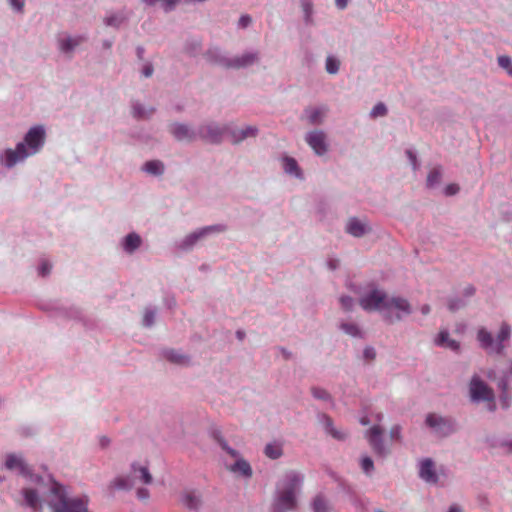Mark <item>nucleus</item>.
I'll use <instances>...</instances> for the list:
<instances>
[{
    "label": "nucleus",
    "mask_w": 512,
    "mask_h": 512,
    "mask_svg": "<svg viewBox=\"0 0 512 512\" xmlns=\"http://www.w3.org/2000/svg\"><path fill=\"white\" fill-rule=\"evenodd\" d=\"M303 478L296 471L286 472L277 482L272 512L293 511L297 507V494Z\"/></svg>",
    "instance_id": "1"
},
{
    "label": "nucleus",
    "mask_w": 512,
    "mask_h": 512,
    "mask_svg": "<svg viewBox=\"0 0 512 512\" xmlns=\"http://www.w3.org/2000/svg\"><path fill=\"white\" fill-rule=\"evenodd\" d=\"M45 141V130L42 126L32 127L26 134L24 142L17 144L15 150L8 149L5 152V165L13 167L17 162L24 160L29 155L36 154Z\"/></svg>",
    "instance_id": "2"
},
{
    "label": "nucleus",
    "mask_w": 512,
    "mask_h": 512,
    "mask_svg": "<svg viewBox=\"0 0 512 512\" xmlns=\"http://www.w3.org/2000/svg\"><path fill=\"white\" fill-rule=\"evenodd\" d=\"M51 494L49 505L53 512H91L88 508L87 497L69 498L65 488L58 483L53 484Z\"/></svg>",
    "instance_id": "3"
},
{
    "label": "nucleus",
    "mask_w": 512,
    "mask_h": 512,
    "mask_svg": "<svg viewBox=\"0 0 512 512\" xmlns=\"http://www.w3.org/2000/svg\"><path fill=\"white\" fill-rule=\"evenodd\" d=\"M511 336V326L503 322L494 340L492 334L485 328H480L477 332V340L480 346L488 353L502 354L505 345L504 342L509 340Z\"/></svg>",
    "instance_id": "4"
},
{
    "label": "nucleus",
    "mask_w": 512,
    "mask_h": 512,
    "mask_svg": "<svg viewBox=\"0 0 512 512\" xmlns=\"http://www.w3.org/2000/svg\"><path fill=\"white\" fill-rule=\"evenodd\" d=\"M212 436L224 451H226L231 457L236 459L234 464L227 466V469L236 475L245 478H250L253 474L250 464L246 460L241 458L239 456V453L235 449L228 446L225 439L221 436L220 431H214L212 433Z\"/></svg>",
    "instance_id": "5"
},
{
    "label": "nucleus",
    "mask_w": 512,
    "mask_h": 512,
    "mask_svg": "<svg viewBox=\"0 0 512 512\" xmlns=\"http://www.w3.org/2000/svg\"><path fill=\"white\" fill-rule=\"evenodd\" d=\"M385 307L384 319L390 324L401 321L413 311L409 301L400 296L388 297Z\"/></svg>",
    "instance_id": "6"
},
{
    "label": "nucleus",
    "mask_w": 512,
    "mask_h": 512,
    "mask_svg": "<svg viewBox=\"0 0 512 512\" xmlns=\"http://www.w3.org/2000/svg\"><path fill=\"white\" fill-rule=\"evenodd\" d=\"M137 481L143 484H150L152 482V475L147 467L132 465L131 474L126 477L116 478L111 483V486L119 490H129Z\"/></svg>",
    "instance_id": "7"
},
{
    "label": "nucleus",
    "mask_w": 512,
    "mask_h": 512,
    "mask_svg": "<svg viewBox=\"0 0 512 512\" xmlns=\"http://www.w3.org/2000/svg\"><path fill=\"white\" fill-rule=\"evenodd\" d=\"M387 300L388 296L384 291L373 288L361 296L359 304L365 311H379L384 316Z\"/></svg>",
    "instance_id": "8"
},
{
    "label": "nucleus",
    "mask_w": 512,
    "mask_h": 512,
    "mask_svg": "<svg viewBox=\"0 0 512 512\" xmlns=\"http://www.w3.org/2000/svg\"><path fill=\"white\" fill-rule=\"evenodd\" d=\"M469 391L473 401H486L489 403L491 411L495 409L494 392L479 376L475 375L472 377Z\"/></svg>",
    "instance_id": "9"
},
{
    "label": "nucleus",
    "mask_w": 512,
    "mask_h": 512,
    "mask_svg": "<svg viewBox=\"0 0 512 512\" xmlns=\"http://www.w3.org/2000/svg\"><path fill=\"white\" fill-rule=\"evenodd\" d=\"M426 424L440 436H447L454 431V425L450 419L443 418L434 413L427 415Z\"/></svg>",
    "instance_id": "10"
},
{
    "label": "nucleus",
    "mask_w": 512,
    "mask_h": 512,
    "mask_svg": "<svg viewBox=\"0 0 512 512\" xmlns=\"http://www.w3.org/2000/svg\"><path fill=\"white\" fill-rule=\"evenodd\" d=\"M256 60L257 54L245 53L242 56H237L231 59L221 57L217 62L226 68L240 69L252 65L254 62H256Z\"/></svg>",
    "instance_id": "11"
},
{
    "label": "nucleus",
    "mask_w": 512,
    "mask_h": 512,
    "mask_svg": "<svg viewBox=\"0 0 512 512\" xmlns=\"http://www.w3.org/2000/svg\"><path fill=\"white\" fill-rule=\"evenodd\" d=\"M383 430L380 426L375 425L366 432V438L372 447L373 451L378 455H386L388 450L383 444L382 440Z\"/></svg>",
    "instance_id": "12"
},
{
    "label": "nucleus",
    "mask_w": 512,
    "mask_h": 512,
    "mask_svg": "<svg viewBox=\"0 0 512 512\" xmlns=\"http://www.w3.org/2000/svg\"><path fill=\"white\" fill-rule=\"evenodd\" d=\"M226 128H221L217 125L208 124L200 127L199 136L203 140L209 143H219L222 140L223 134L226 132Z\"/></svg>",
    "instance_id": "13"
},
{
    "label": "nucleus",
    "mask_w": 512,
    "mask_h": 512,
    "mask_svg": "<svg viewBox=\"0 0 512 512\" xmlns=\"http://www.w3.org/2000/svg\"><path fill=\"white\" fill-rule=\"evenodd\" d=\"M419 476L425 482L430 484H436L438 482V476L434 469V463L431 459L426 458L420 463Z\"/></svg>",
    "instance_id": "14"
},
{
    "label": "nucleus",
    "mask_w": 512,
    "mask_h": 512,
    "mask_svg": "<svg viewBox=\"0 0 512 512\" xmlns=\"http://www.w3.org/2000/svg\"><path fill=\"white\" fill-rule=\"evenodd\" d=\"M170 132L179 141H192L196 139V133L184 124H173L170 127Z\"/></svg>",
    "instance_id": "15"
},
{
    "label": "nucleus",
    "mask_w": 512,
    "mask_h": 512,
    "mask_svg": "<svg viewBox=\"0 0 512 512\" xmlns=\"http://www.w3.org/2000/svg\"><path fill=\"white\" fill-rule=\"evenodd\" d=\"M5 466L9 470H18L22 475H27L30 473V468L23 461L22 457L15 454L7 455Z\"/></svg>",
    "instance_id": "16"
},
{
    "label": "nucleus",
    "mask_w": 512,
    "mask_h": 512,
    "mask_svg": "<svg viewBox=\"0 0 512 512\" xmlns=\"http://www.w3.org/2000/svg\"><path fill=\"white\" fill-rule=\"evenodd\" d=\"M181 503L188 509H198L201 505V497L195 491H185L181 496Z\"/></svg>",
    "instance_id": "17"
},
{
    "label": "nucleus",
    "mask_w": 512,
    "mask_h": 512,
    "mask_svg": "<svg viewBox=\"0 0 512 512\" xmlns=\"http://www.w3.org/2000/svg\"><path fill=\"white\" fill-rule=\"evenodd\" d=\"M346 230L349 234L355 236V237H361L367 232V226L362 221L358 220L357 218H351L349 219Z\"/></svg>",
    "instance_id": "18"
},
{
    "label": "nucleus",
    "mask_w": 512,
    "mask_h": 512,
    "mask_svg": "<svg viewBox=\"0 0 512 512\" xmlns=\"http://www.w3.org/2000/svg\"><path fill=\"white\" fill-rule=\"evenodd\" d=\"M224 228L222 226H209V227H206V228H203L197 232H194L190 235H188L185 239V244L187 246H192L194 243H196L200 238H202L203 236H205L208 232H211V231H223Z\"/></svg>",
    "instance_id": "19"
},
{
    "label": "nucleus",
    "mask_w": 512,
    "mask_h": 512,
    "mask_svg": "<svg viewBox=\"0 0 512 512\" xmlns=\"http://www.w3.org/2000/svg\"><path fill=\"white\" fill-rule=\"evenodd\" d=\"M282 165L287 174L293 175L297 178H302V172L294 158L288 156L283 157Z\"/></svg>",
    "instance_id": "20"
},
{
    "label": "nucleus",
    "mask_w": 512,
    "mask_h": 512,
    "mask_svg": "<svg viewBox=\"0 0 512 512\" xmlns=\"http://www.w3.org/2000/svg\"><path fill=\"white\" fill-rule=\"evenodd\" d=\"M436 344L454 351H458L460 347L456 340L450 338L447 331H441L439 333L438 337L436 338Z\"/></svg>",
    "instance_id": "21"
},
{
    "label": "nucleus",
    "mask_w": 512,
    "mask_h": 512,
    "mask_svg": "<svg viewBox=\"0 0 512 512\" xmlns=\"http://www.w3.org/2000/svg\"><path fill=\"white\" fill-rule=\"evenodd\" d=\"M23 495L26 504L31 507L34 511H38L41 508V501L38 494L33 489H24Z\"/></svg>",
    "instance_id": "22"
},
{
    "label": "nucleus",
    "mask_w": 512,
    "mask_h": 512,
    "mask_svg": "<svg viewBox=\"0 0 512 512\" xmlns=\"http://www.w3.org/2000/svg\"><path fill=\"white\" fill-rule=\"evenodd\" d=\"M164 357L171 363L178 364V365H186L189 363L188 356H186L176 350H173V349L165 351Z\"/></svg>",
    "instance_id": "23"
},
{
    "label": "nucleus",
    "mask_w": 512,
    "mask_h": 512,
    "mask_svg": "<svg viewBox=\"0 0 512 512\" xmlns=\"http://www.w3.org/2000/svg\"><path fill=\"white\" fill-rule=\"evenodd\" d=\"M322 422L325 425L327 432L337 440H344L347 436V433L344 431L336 430L333 427L332 421L329 417L322 415Z\"/></svg>",
    "instance_id": "24"
},
{
    "label": "nucleus",
    "mask_w": 512,
    "mask_h": 512,
    "mask_svg": "<svg viewBox=\"0 0 512 512\" xmlns=\"http://www.w3.org/2000/svg\"><path fill=\"white\" fill-rule=\"evenodd\" d=\"M257 129L255 127H246L245 129H240L232 132V142L238 143L247 137H254L256 135Z\"/></svg>",
    "instance_id": "25"
},
{
    "label": "nucleus",
    "mask_w": 512,
    "mask_h": 512,
    "mask_svg": "<svg viewBox=\"0 0 512 512\" xmlns=\"http://www.w3.org/2000/svg\"><path fill=\"white\" fill-rule=\"evenodd\" d=\"M141 244V238L136 233H130L126 236L124 241V249L131 253L136 250Z\"/></svg>",
    "instance_id": "26"
},
{
    "label": "nucleus",
    "mask_w": 512,
    "mask_h": 512,
    "mask_svg": "<svg viewBox=\"0 0 512 512\" xmlns=\"http://www.w3.org/2000/svg\"><path fill=\"white\" fill-rule=\"evenodd\" d=\"M144 170L152 175H160L164 171V165L161 161L151 160L145 163Z\"/></svg>",
    "instance_id": "27"
},
{
    "label": "nucleus",
    "mask_w": 512,
    "mask_h": 512,
    "mask_svg": "<svg viewBox=\"0 0 512 512\" xmlns=\"http://www.w3.org/2000/svg\"><path fill=\"white\" fill-rule=\"evenodd\" d=\"M81 42H82V38L81 37H77V38L69 37V38H66V39H62L60 41V49L63 52H70L76 46H78Z\"/></svg>",
    "instance_id": "28"
},
{
    "label": "nucleus",
    "mask_w": 512,
    "mask_h": 512,
    "mask_svg": "<svg viewBox=\"0 0 512 512\" xmlns=\"http://www.w3.org/2000/svg\"><path fill=\"white\" fill-rule=\"evenodd\" d=\"M307 143L315 151L316 154H320V132L312 131L306 137Z\"/></svg>",
    "instance_id": "29"
},
{
    "label": "nucleus",
    "mask_w": 512,
    "mask_h": 512,
    "mask_svg": "<svg viewBox=\"0 0 512 512\" xmlns=\"http://www.w3.org/2000/svg\"><path fill=\"white\" fill-rule=\"evenodd\" d=\"M144 2L150 6L161 2V7L164 9V11L169 12L175 8L179 0H144Z\"/></svg>",
    "instance_id": "30"
},
{
    "label": "nucleus",
    "mask_w": 512,
    "mask_h": 512,
    "mask_svg": "<svg viewBox=\"0 0 512 512\" xmlns=\"http://www.w3.org/2000/svg\"><path fill=\"white\" fill-rule=\"evenodd\" d=\"M340 68V60L334 56H328L325 62V69L329 74H336Z\"/></svg>",
    "instance_id": "31"
},
{
    "label": "nucleus",
    "mask_w": 512,
    "mask_h": 512,
    "mask_svg": "<svg viewBox=\"0 0 512 512\" xmlns=\"http://www.w3.org/2000/svg\"><path fill=\"white\" fill-rule=\"evenodd\" d=\"M265 454L271 459H277L281 456L282 450L278 445L268 444L265 447Z\"/></svg>",
    "instance_id": "32"
},
{
    "label": "nucleus",
    "mask_w": 512,
    "mask_h": 512,
    "mask_svg": "<svg viewBox=\"0 0 512 512\" xmlns=\"http://www.w3.org/2000/svg\"><path fill=\"white\" fill-rule=\"evenodd\" d=\"M498 64L501 68L505 69L507 73L512 76V60L509 56L502 55L498 57Z\"/></svg>",
    "instance_id": "33"
},
{
    "label": "nucleus",
    "mask_w": 512,
    "mask_h": 512,
    "mask_svg": "<svg viewBox=\"0 0 512 512\" xmlns=\"http://www.w3.org/2000/svg\"><path fill=\"white\" fill-rule=\"evenodd\" d=\"M320 117V110L318 108H314L312 110H306L304 114V119L308 124H314L317 122Z\"/></svg>",
    "instance_id": "34"
},
{
    "label": "nucleus",
    "mask_w": 512,
    "mask_h": 512,
    "mask_svg": "<svg viewBox=\"0 0 512 512\" xmlns=\"http://www.w3.org/2000/svg\"><path fill=\"white\" fill-rule=\"evenodd\" d=\"M341 327L345 331V333L348 335L356 337V336H360V334H361L358 326L354 323H344V324H342Z\"/></svg>",
    "instance_id": "35"
},
{
    "label": "nucleus",
    "mask_w": 512,
    "mask_h": 512,
    "mask_svg": "<svg viewBox=\"0 0 512 512\" xmlns=\"http://www.w3.org/2000/svg\"><path fill=\"white\" fill-rule=\"evenodd\" d=\"M301 8L304 13V18L306 22H310V17L312 14V2L311 0H301Z\"/></svg>",
    "instance_id": "36"
},
{
    "label": "nucleus",
    "mask_w": 512,
    "mask_h": 512,
    "mask_svg": "<svg viewBox=\"0 0 512 512\" xmlns=\"http://www.w3.org/2000/svg\"><path fill=\"white\" fill-rule=\"evenodd\" d=\"M440 178L441 173L438 169L431 170L427 176V185L430 187L434 186L439 182Z\"/></svg>",
    "instance_id": "37"
},
{
    "label": "nucleus",
    "mask_w": 512,
    "mask_h": 512,
    "mask_svg": "<svg viewBox=\"0 0 512 512\" xmlns=\"http://www.w3.org/2000/svg\"><path fill=\"white\" fill-rule=\"evenodd\" d=\"M386 114H387V108L383 103L376 104L371 111V116L373 118H376L379 116H385Z\"/></svg>",
    "instance_id": "38"
},
{
    "label": "nucleus",
    "mask_w": 512,
    "mask_h": 512,
    "mask_svg": "<svg viewBox=\"0 0 512 512\" xmlns=\"http://www.w3.org/2000/svg\"><path fill=\"white\" fill-rule=\"evenodd\" d=\"M361 468L366 474H370L374 469L373 461L370 457H363L361 461Z\"/></svg>",
    "instance_id": "39"
},
{
    "label": "nucleus",
    "mask_w": 512,
    "mask_h": 512,
    "mask_svg": "<svg viewBox=\"0 0 512 512\" xmlns=\"http://www.w3.org/2000/svg\"><path fill=\"white\" fill-rule=\"evenodd\" d=\"M123 21H124V18L119 15H112L105 19L106 25L115 26V27H118Z\"/></svg>",
    "instance_id": "40"
},
{
    "label": "nucleus",
    "mask_w": 512,
    "mask_h": 512,
    "mask_svg": "<svg viewBox=\"0 0 512 512\" xmlns=\"http://www.w3.org/2000/svg\"><path fill=\"white\" fill-rule=\"evenodd\" d=\"M155 313L151 310H147L143 316V324L147 327L151 326L154 322Z\"/></svg>",
    "instance_id": "41"
},
{
    "label": "nucleus",
    "mask_w": 512,
    "mask_h": 512,
    "mask_svg": "<svg viewBox=\"0 0 512 512\" xmlns=\"http://www.w3.org/2000/svg\"><path fill=\"white\" fill-rule=\"evenodd\" d=\"M390 438L396 441L401 439V427L399 425H395L390 429Z\"/></svg>",
    "instance_id": "42"
},
{
    "label": "nucleus",
    "mask_w": 512,
    "mask_h": 512,
    "mask_svg": "<svg viewBox=\"0 0 512 512\" xmlns=\"http://www.w3.org/2000/svg\"><path fill=\"white\" fill-rule=\"evenodd\" d=\"M340 302L344 309L350 310L353 306L354 300L349 296H343L340 298Z\"/></svg>",
    "instance_id": "43"
},
{
    "label": "nucleus",
    "mask_w": 512,
    "mask_h": 512,
    "mask_svg": "<svg viewBox=\"0 0 512 512\" xmlns=\"http://www.w3.org/2000/svg\"><path fill=\"white\" fill-rule=\"evenodd\" d=\"M51 269L52 266L47 261H43L39 267V274L41 276H46L50 273Z\"/></svg>",
    "instance_id": "44"
},
{
    "label": "nucleus",
    "mask_w": 512,
    "mask_h": 512,
    "mask_svg": "<svg viewBox=\"0 0 512 512\" xmlns=\"http://www.w3.org/2000/svg\"><path fill=\"white\" fill-rule=\"evenodd\" d=\"M10 5L18 12H22L25 5V0H9Z\"/></svg>",
    "instance_id": "45"
},
{
    "label": "nucleus",
    "mask_w": 512,
    "mask_h": 512,
    "mask_svg": "<svg viewBox=\"0 0 512 512\" xmlns=\"http://www.w3.org/2000/svg\"><path fill=\"white\" fill-rule=\"evenodd\" d=\"M499 387L501 388L502 394H503V396L501 398L502 405H503V407H508V402L506 399L507 383L505 381H501L499 384Z\"/></svg>",
    "instance_id": "46"
},
{
    "label": "nucleus",
    "mask_w": 512,
    "mask_h": 512,
    "mask_svg": "<svg viewBox=\"0 0 512 512\" xmlns=\"http://www.w3.org/2000/svg\"><path fill=\"white\" fill-rule=\"evenodd\" d=\"M251 21H252V19L249 15H243L240 17V19L238 21V25L241 28H246L247 26L250 25Z\"/></svg>",
    "instance_id": "47"
},
{
    "label": "nucleus",
    "mask_w": 512,
    "mask_h": 512,
    "mask_svg": "<svg viewBox=\"0 0 512 512\" xmlns=\"http://www.w3.org/2000/svg\"><path fill=\"white\" fill-rule=\"evenodd\" d=\"M462 305L461 301L458 299H450L448 302V308L450 311H456Z\"/></svg>",
    "instance_id": "48"
},
{
    "label": "nucleus",
    "mask_w": 512,
    "mask_h": 512,
    "mask_svg": "<svg viewBox=\"0 0 512 512\" xmlns=\"http://www.w3.org/2000/svg\"><path fill=\"white\" fill-rule=\"evenodd\" d=\"M459 191V186L457 184H450L445 188L446 195H455Z\"/></svg>",
    "instance_id": "49"
},
{
    "label": "nucleus",
    "mask_w": 512,
    "mask_h": 512,
    "mask_svg": "<svg viewBox=\"0 0 512 512\" xmlns=\"http://www.w3.org/2000/svg\"><path fill=\"white\" fill-rule=\"evenodd\" d=\"M137 496L140 500H147L149 498V491L145 488H140L137 490Z\"/></svg>",
    "instance_id": "50"
},
{
    "label": "nucleus",
    "mask_w": 512,
    "mask_h": 512,
    "mask_svg": "<svg viewBox=\"0 0 512 512\" xmlns=\"http://www.w3.org/2000/svg\"><path fill=\"white\" fill-rule=\"evenodd\" d=\"M340 262L337 259L327 260V266L330 270H335L339 266Z\"/></svg>",
    "instance_id": "51"
},
{
    "label": "nucleus",
    "mask_w": 512,
    "mask_h": 512,
    "mask_svg": "<svg viewBox=\"0 0 512 512\" xmlns=\"http://www.w3.org/2000/svg\"><path fill=\"white\" fill-rule=\"evenodd\" d=\"M335 5L338 9L343 10L348 5V0H335Z\"/></svg>",
    "instance_id": "52"
},
{
    "label": "nucleus",
    "mask_w": 512,
    "mask_h": 512,
    "mask_svg": "<svg viewBox=\"0 0 512 512\" xmlns=\"http://www.w3.org/2000/svg\"><path fill=\"white\" fill-rule=\"evenodd\" d=\"M142 72L145 77H150L153 74V67L151 65H146Z\"/></svg>",
    "instance_id": "53"
},
{
    "label": "nucleus",
    "mask_w": 512,
    "mask_h": 512,
    "mask_svg": "<svg viewBox=\"0 0 512 512\" xmlns=\"http://www.w3.org/2000/svg\"><path fill=\"white\" fill-rule=\"evenodd\" d=\"M364 355L368 359H374L375 358V351L373 348H367L364 351Z\"/></svg>",
    "instance_id": "54"
},
{
    "label": "nucleus",
    "mask_w": 512,
    "mask_h": 512,
    "mask_svg": "<svg viewBox=\"0 0 512 512\" xmlns=\"http://www.w3.org/2000/svg\"><path fill=\"white\" fill-rule=\"evenodd\" d=\"M313 508L315 512L320 510V499L318 497H316L313 501Z\"/></svg>",
    "instance_id": "55"
},
{
    "label": "nucleus",
    "mask_w": 512,
    "mask_h": 512,
    "mask_svg": "<svg viewBox=\"0 0 512 512\" xmlns=\"http://www.w3.org/2000/svg\"><path fill=\"white\" fill-rule=\"evenodd\" d=\"M430 311H431V308L428 304H425L421 307V313L423 315H428L430 313Z\"/></svg>",
    "instance_id": "56"
},
{
    "label": "nucleus",
    "mask_w": 512,
    "mask_h": 512,
    "mask_svg": "<svg viewBox=\"0 0 512 512\" xmlns=\"http://www.w3.org/2000/svg\"><path fill=\"white\" fill-rule=\"evenodd\" d=\"M134 114L138 117H144V112L142 109H140L139 107L135 106L134 109Z\"/></svg>",
    "instance_id": "57"
},
{
    "label": "nucleus",
    "mask_w": 512,
    "mask_h": 512,
    "mask_svg": "<svg viewBox=\"0 0 512 512\" xmlns=\"http://www.w3.org/2000/svg\"><path fill=\"white\" fill-rule=\"evenodd\" d=\"M407 155L411 159L413 165L415 166V164H416V157H415V155L411 151H407Z\"/></svg>",
    "instance_id": "58"
},
{
    "label": "nucleus",
    "mask_w": 512,
    "mask_h": 512,
    "mask_svg": "<svg viewBox=\"0 0 512 512\" xmlns=\"http://www.w3.org/2000/svg\"><path fill=\"white\" fill-rule=\"evenodd\" d=\"M448 512H461L460 508L457 506V505H452L450 508H449V511Z\"/></svg>",
    "instance_id": "59"
},
{
    "label": "nucleus",
    "mask_w": 512,
    "mask_h": 512,
    "mask_svg": "<svg viewBox=\"0 0 512 512\" xmlns=\"http://www.w3.org/2000/svg\"><path fill=\"white\" fill-rule=\"evenodd\" d=\"M360 423H361L362 425H368V424H369V419H368L367 417H362V418L360 419Z\"/></svg>",
    "instance_id": "60"
},
{
    "label": "nucleus",
    "mask_w": 512,
    "mask_h": 512,
    "mask_svg": "<svg viewBox=\"0 0 512 512\" xmlns=\"http://www.w3.org/2000/svg\"><path fill=\"white\" fill-rule=\"evenodd\" d=\"M474 292H475V290H474V288H473V287H468V288L466 289V293H467V295H473V294H474Z\"/></svg>",
    "instance_id": "61"
},
{
    "label": "nucleus",
    "mask_w": 512,
    "mask_h": 512,
    "mask_svg": "<svg viewBox=\"0 0 512 512\" xmlns=\"http://www.w3.org/2000/svg\"><path fill=\"white\" fill-rule=\"evenodd\" d=\"M237 335H238V338H239V339H242V338H243V336H244V333H243V332H241V331H238V332H237Z\"/></svg>",
    "instance_id": "62"
},
{
    "label": "nucleus",
    "mask_w": 512,
    "mask_h": 512,
    "mask_svg": "<svg viewBox=\"0 0 512 512\" xmlns=\"http://www.w3.org/2000/svg\"><path fill=\"white\" fill-rule=\"evenodd\" d=\"M508 446H509V450L512 452V442H510V443L508 444Z\"/></svg>",
    "instance_id": "63"
},
{
    "label": "nucleus",
    "mask_w": 512,
    "mask_h": 512,
    "mask_svg": "<svg viewBox=\"0 0 512 512\" xmlns=\"http://www.w3.org/2000/svg\"><path fill=\"white\" fill-rule=\"evenodd\" d=\"M321 399H322V400H324V399H325V396H324V393H323V392H322Z\"/></svg>",
    "instance_id": "64"
}]
</instances>
